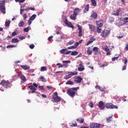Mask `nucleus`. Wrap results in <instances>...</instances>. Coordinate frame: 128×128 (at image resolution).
<instances>
[{"instance_id": "nucleus-57", "label": "nucleus", "mask_w": 128, "mask_h": 128, "mask_svg": "<svg viewBox=\"0 0 128 128\" xmlns=\"http://www.w3.org/2000/svg\"><path fill=\"white\" fill-rule=\"evenodd\" d=\"M70 126H78V124H76V122H75L74 124H72V125H70Z\"/></svg>"}, {"instance_id": "nucleus-11", "label": "nucleus", "mask_w": 128, "mask_h": 128, "mask_svg": "<svg viewBox=\"0 0 128 128\" xmlns=\"http://www.w3.org/2000/svg\"><path fill=\"white\" fill-rule=\"evenodd\" d=\"M64 24H66L67 26H68V28H72V29L74 28V26H72V22L68 21L67 20H66L64 21Z\"/></svg>"}, {"instance_id": "nucleus-52", "label": "nucleus", "mask_w": 128, "mask_h": 128, "mask_svg": "<svg viewBox=\"0 0 128 128\" xmlns=\"http://www.w3.org/2000/svg\"><path fill=\"white\" fill-rule=\"evenodd\" d=\"M112 116H111L106 118V120L108 122H112Z\"/></svg>"}, {"instance_id": "nucleus-40", "label": "nucleus", "mask_w": 128, "mask_h": 128, "mask_svg": "<svg viewBox=\"0 0 128 128\" xmlns=\"http://www.w3.org/2000/svg\"><path fill=\"white\" fill-rule=\"evenodd\" d=\"M95 88H96V90H101V92H104V90L101 89L100 87L98 86H96Z\"/></svg>"}, {"instance_id": "nucleus-36", "label": "nucleus", "mask_w": 128, "mask_h": 128, "mask_svg": "<svg viewBox=\"0 0 128 128\" xmlns=\"http://www.w3.org/2000/svg\"><path fill=\"white\" fill-rule=\"evenodd\" d=\"M78 72H82L83 70H84V67L82 66V67H78Z\"/></svg>"}, {"instance_id": "nucleus-27", "label": "nucleus", "mask_w": 128, "mask_h": 128, "mask_svg": "<svg viewBox=\"0 0 128 128\" xmlns=\"http://www.w3.org/2000/svg\"><path fill=\"white\" fill-rule=\"evenodd\" d=\"M76 16L74 13L72 14L70 16V20H76Z\"/></svg>"}, {"instance_id": "nucleus-13", "label": "nucleus", "mask_w": 128, "mask_h": 128, "mask_svg": "<svg viewBox=\"0 0 128 128\" xmlns=\"http://www.w3.org/2000/svg\"><path fill=\"white\" fill-rule=\"evenodd\" d=\"M102 49L104 50H105V52H106V54L108 56L110 54V49H108V46H103Z\"/></svg>"}, {"instance_id": "nucleus-18", "label": "nucleus", "mask_w": 128, "mask_h": 128, "mask_svg": "<svg viewBox=\"0 0 128 128\" xmlns=\"http://www.w3.org/2000/svg\"><path fill=\"white\" fill-rule=\"evenodd\" d=\"M124 22H122V19L116 22V26H124Z\"/></svg>"}, {"instance_id": "nucleus-39", "label": "nucleus", "mask_w": 128, "mask_h": 128, "mask_svg": "<svg viewBox=\"0 0 128 128\" xmlns=\"http://www.w3.org/2000/svg\"><path fill=\"white\" fill-rule=\"evenodd\" d=\"M91 2L94 6H96V0H91Z\"/></svg>"}, {"instance_id": "nucleus-29", "label": "nucleus", "mask_w": 128, "mask_h": 128, "mask_svg": "<svg viewBox=\"0 0 128 128\" xmlns=\"http://www.w3.org/2000/svg\"><path fill=\"white\" fill-rule=\"evenodd\" d=\"M20 78L22 80V82H26V76H24V75H22Z\"/></svg>"}, {"instance_id": "nucleus-12", "label": "nucleus", "mask_w": 128, "mask_h": 128, "mask_svg": "<svg viewBox=\"0 0 128 128\" xmlns=\"http://www.w3.org/2000/svg\"><path fill=\"white\" fill-rule=\"evenodd\" d=\"M103 24L104 21L102 20H99L98 21H97L96 23L97 28H102V26Z\"/></svg>"}, {"instance_id": "nucleus-32", "label": "nucleus", "mask_w": 128, "mask_h": 128, "mask_svg": "<svg viewBox=\"0 0 128 128\" xmlns=\"http://www.w3.org/2000/svg\"><path fill=\"white\" fill-rule=\"evenodd\" d=\"M24 21H20L18 24V26H19V28H22V26H24Z\"/></svg>"}, {"instance_id": "nucleus-15", "label": "nucleus", "mask_w": 128, "mask_h": 128, "mask_svg": "<svg viewBox=\"0 0 128 128\" xmlns=\"http://www.w3.org/2000/svg\"><path fill=\"white\" fill-rule=\"evenodd\" d=\"M82 12V10L78 8H76L74 11V14L76 16L79 14L80 12Z\"/></svg>"}, {"instance_id": "nucleus-3", "label": "nucleus", "mask_w": 128, "mask_h": 128, "mask_svg": "<svg viewBox=\"0 0 128 128\" xmlns=\"http://www.w3.org/2000/svg\"><path fill=\"white\" fill-rule=\"evenodd\" d=\"M0 84H2V86L6 88H10V86H12V84L10 83L8 80L6 81L4 80H2L1 82H0Z\"/></svg>"}, {"instance_id": "nucleus-30", "label": "nucleus", "mask_w": 128, "mask_h": 128, "mask_svg": "<svg viewBox=\"0 0 128 128\" xmlns=\"http://www.w3.org/2000/svg\"><path fill=\"white\" fill-rule=\"evenodd\" d=\"M93 52H95V54H98V47H94L93 48Z\"/></svg>"}, {"instance_id": "nucleus-28", "label": "nucleus", "mask_w": 128, "mask_h": 128, "mask_svg": "<svg viewBox=\"0 0 128 128\" xmlns=\"http://www.w3.org/2000/svg\"><path fill=\"white\" fill-rule=\"evenodd\" d=\"M88 8H90V5L88 4H87L84 10V14H86V12H88Z\"/></svg>"}, {"instance_id": "nucleus-48", "label": "nucleus", "mask_w": 128, "mask_h": 128, "mask_svg": "<svg viewBox=\"0 0 128 128\" xmlns=\"http://www.w3.org/2000/svg\"><path fill=\"white\" fill-rule=\"evenodd\" d=\"M74 44V41L70 40L69 42L68 43V46H72V44Z\"/></svg>"}, {"instance_id": "nucleus-16", "label": "nucleus", "mask_w": 128, "mask_h": 128, "mask_svg": "<svg viewBox=\"0 0 128 128\" xmlns=\"http://www.w3.org/2000/svg\"><path fill=\"white\" fill-rule=\"evenodd\" d=\"M98 106L100 108V110H104V102L100 101L98 103Z\"/></svg>"}, {"instance_id": "nucleus-42", "label": "nucleus", "mask_w": 128, "mask_h": 128, "mask_svg": "<svg viewBox=\"0 0 128 128\" xmlns=\"http://www.w3.org/2000/svg\"><path fill=\"white\" fill-rule=\"evenodd\" d=\"M28 88H30V90H36V88H35V87L34 86H28Z\"/></svg>"}, {"instance_id": "nucleus-44", "label": "nucleus", "mask_w": 128, "mask_h": 128, "mask_svg": "<svg viewBox=\"0 0 128 128\" xmlns=\"http://www.w3.org/2000/svg\"><path fill=\"white\" fill-rule=\"evenodd\" d=\"M15 2H20V4H22V2H26V0H15Z\"/></svg>"}, {"instance_id": "nucleus-7", "label": "nucleus", "mask_w": 128, "mask_h": 128, "mask_svg": "<svg viewBox=\"0 0 128 128\" xmlns=\"http://www.w3.org/2000/svg\"><path fill=\"white\" fill-rule=\"evenodd\" d=\"M110 34V30H104V32L101 34V36L103 38H106V36L108 34Z\"/></svg>"}, {"instance_id": "nucleus-23", "label": "nucleus", "mask_w": 128, "mask_h": 128, "mask_svg": "<svg viewBox=\"0 0 128 128\" xmlns=\"http://www.w3.org/2000/svg\"><path fill=\"white\" fill-rule=\"evenodd\" d=\"M82 78L80 76H78L76 78L75 82L78 84H80V82H82Z\"/></svg>"}, {"instance_id": "nucleus-46", "label": "nucleus", "mask_w": 128, "mask_h": 128, "mask_svg": "<svg viewBox=\"0 0 128 128\" xmlns=\"http://www.w3.org/2000/svg\"><path fill=\"white\" fill-rule=\"evenodd\" d=\"M56 66H58V68H64V65H62L60 64V63L57 64Z\"/></svg>"}, {"instance_id": "nucleus-31", "label": "nucleus", "mask_w": 128, "mask_h": 128, "mask_svg": "<svg viewBox=\"0 0 128 128\" xmlns=\"http://www.w3.org/2000/svg\"><path fill=\"white\" fill-rule=\"evenodd\" d=\"M40 79L42 82H46V78H44V76L40 77Z\"/></svg>"}, {"instance_id": "nucleus-58", "label": "nucleus", "mask_w": 128, "mask_h": 128, "mask_svg": "<svg viewBox=\"0 0 128 128\" xmlns=\"http://www.w3.org/2000/svg\"><path fill=\"white\" fill-rule=\"evenodd\" d=\"M30 48H31V50H32L33 48H34V44H32L30 46Z\"/></svg>"}, {"instance_id": "nucleus-51", "label": "nucleus", "mask_w": 128, "mask_h": 128, "mask_svg": "<svg viewBox=\"0 0 128 128\" xmlns=\"http://www.w3.org/2000/svg\"><path fill=\"white\" fill-rule=\"evenodd\" d=\"M97 32H98V34H100V32H102V28H100L98 27Z\"/></svg>"}, {"instance_id": "nucleus-63", "label": "nucleus", "mask_w": 128, "mask_h": 128, "mask_svg": "<svg viewBox=\"0 0 128 128\" xmlns=\"http://www.w3.org/2000/svg\"><path fill=\"white\" fill-rule=\"evenodd\" d=\"M114 22V18H110L109 22Z\"/></svg>"}, {"instance_id": "nucleus-25", "label": "nucleus", "mask_w": 128, "mask_h": 128, "mask_svg": "<svg viewBox=\"0 0 128 128\" xmlns=\"http://www.w3.org/2000/svg\"><path fill=\"white\" fill-rule=\"evenodd\" d=\"M20 66L22 68H23V70H26L30 68V66L26 65H21Z\"/></svg>"}, {"instance_id": "nucleus-9", "label": "nucleus", "mask_w": 128, "mask_h": 128, "mask_svg": "<svg viewBox=\"0 0 128 128\" xmlns=\"http://www.w3.org/2000/svg\"><path fill=\"white\" fill-rule=\"evenodd\" d=\"M100 124L96 122H92L90 124V128H100Z\"/></svg>"}, {"instance_id": "nucleus-5", "label": "nucleus", "mask_w": 128, "mask_h": 128, "mask_svg": "<svg viewBox=\"0 0 128 128\" xmlns=\"http://www.w3.org/2000/svg\"><path fill=\"white\" fill-rule=\"evenodd\" d=\"M78 74V72H68V75L65 76L64 77V80H68V78H72V76H76Z\"/></svg>"}, {"instance_id": "nucleus-1", "label": "nucleus", "mask_w": 128, "mask_h": 128, "mask_svg": "<svg viewBox=\"0 0 128 128\" xmlns=\"http://www.w3.org/2000/svg\"><path fill=\"white\" fill-rule=\"evenodd\" d=\"M80 88V87H77V88H70V89H68L67 91V94H68L71 98H74V96L76 95V92Z\"/></svg>"}, {"instance_id": "nucleus-59", "label": "nucleus", "mask_w": 128, "mask_h": 128, "mask_svg": "<svg viewBox=\"0 0 128 128\" xmlns=\"http://www.w3.org/2000/svg\"><path fill=\"white\" fill-rule=\"evenodd\" d=\"M14 46H12V45H8L7 46V48H14Z\"/></svg>"}, {"instance_id": "nucleus-20", "label": "nucleus", "mask_w": 128, "mask_h": 128, "mask_svg": "<svg viewBox=\"0 0 128 128\" xmlns=\"http://www.w3.org/2000/svg\"><path fill=\"white\" fill-rule=\"evenodd\" d=\"M87 53L88 56H90L92 54V49L90 47H88L87 48Z\"/></svg>"}, {"instance_id": "nucleus-2", "label": "nucleus", "mask_w": 128, "mask_h": 128, "mask_svg": "<svg viewBox=\"0 0 128 128\" xmlns=\"http://www.w3.org/2000/svg\"><path fill=\"white\" fill-rule=\"evenodd\" d=\"M62 98L58 96V92H55L54 93L52 96V102H60Z\"/></svg>"}, {"instance_id": "nucleus-43", "label": "nucleus", "mask_w": 128, "mask_h": 128, "mask_svg": "<svg viewBox=\"0 0 128 128\" xmlns=\"http://www.w3.org/2000/svg\"><path fill=\"white\" fill-rule=\"evenodd\" d=\"M66 84H70L72 85L74 84V82L70 81V80H68L66 82Z\"/></svg>"}, {"instance_id": "nucleus-19", "label": "nucleus", "mask_w": 128, "mask_h": 128, "mask_svg": "<svg viewBox=\"0 0 128 128\" xmlns=\"http://www.w3.org/2000/svg\"><path fill=\"white\" fill-rule=\"evenodd\" d=\"M62 38L64 39V38H66V35H64V34H61V37L59 38H58L56 40V42H60L62 41Z\"/></svg>"}, {"instance_id": "nucleus-49", "label": "nucleus", "mask_w": 128, "mask_h": 128, "mask_svg": "<svg viewBox=\"0 0 128 128\" xmlns=\"http://www.w3.org/2000/svg\"><path fill=\"white\" fill-rule=\"evenodd\" d=\"M23 18L24 20H26V18H28V15L24 13L23 14Z\"/></svg>"}, {"instance_id": "nucleus-33", "label": "nucleus", "mask_w": 128, "mask_h": 128, "mask_svg": "<svg viewBox=\"0 0 128 128\" xmlns=\"http://www.w3.org/2000/svg\"><path fill=\"white\" fill-rule=\"evenodd\" d=\"M10 24V20H6L5 22L6 26V27L8 26Z\"/></svg>"}, {"instance_id": "nucleus-14", "label": "nucleus", "mask_w": 128, "mask_h": 128, "mask_svg": "<svg viewBox=\"0 0 128 128\" xmlns=\"http://www.w3.org/2000/svg\"><path fill=\"white\" fill-rule=\"evenodd\" d=\"M77 27L79 30L78 36H82V27L78 24H77Z\"/></svg>"}, {"instance_id": "nucleus-21", "label": "nucleus", "mask_w": 128, "mask_h": 128, "mask_svg": "<svg viewBox=\"0 0 128 128\" xmlns=\"http://www.w3.org/2000/svg\"><path fill=\"white\" fill-rule=\"evenodd\" d=\"M24 8V6H20V14H22V12H24V10H28V8Z\"/></svg>"}, {"instance_id": "nucleus-24", "label": "nucleus", "mask_w": 128, "mask_h": 128, "mask_svg": "<svg viewBox=\"0 0 128 128\" xmlns=\"http://www.w3.org/2000/svg\"><path fill=\"white\" fill-rule=\"evenodd\" d=\"M89 28L92 30V32H94L96 30V27L94 25H92L90 24H89L88 25Z\"/></svg>"}, {"instance_id": "nucleus-45", "label": "nucleus", "mask_w": 128, "mask_h": 128, "mask_svg": "<svg viewBox=\"0 0 128 128\" xmlns=\"http://www.w3.org/2000/svg\"><path fill=\"white\" fill-rule=\"evenodd\" d=\"M78 43L76 42L74 44L73 46V47L74 48V49L76 48L78 46Z\"/></svg>"}, {"instance_id": "nucleus-64", "label": "nucleus", "mask_w": 128, "mask_h": 128, "mask_svg": "<svg viewBox=\"0 0 128 128\" xmlns=\"http://www.w3.org/2000/svg\"><path fill=\"white\" fill-rule=\"evenodd\" d=\"M125 50H128V44L126 46Z\"/></svg>"}, {"instance_id": "nucleus-8", "label": "nucleus", "mask_w": 128, "mask_h": 128, "mask_svg": "<svg viewBox=\"0 0 128 128\" xmlns=\"http://www.w3.org/2000/svg\"><path fill=\"white\" fill-rule=\"evenodd\" d=\"M36 14H35L32 15V16L30 17V18L28 20V26H30V24H32V22L33 20H34L36 19Z\"/></svg>"}, {"instance_id": "nucleus-10", "label": "nucleus", "mask_w": 128, "mask_h": 128, "mask_svg": "<svg viewBox=\"0 0 128 128\" xmlns=\"http://www.w3.org/2000/svg\"><path fill=\"white\" fill-rule=\"evenodd\" d=\"M60 52L62 54H70L72 51H68V49H62L60 50Z\"/></svg>"}, {"instance_id": "nucleus-22", "label": "nucleus", "mask_w": 128, "mask_h": 128, "mask_svg": "<svg viewBox=\"0 0 128 128\" xmlns=\"http://www.w3.org/2000/svg\"><path fill=\"white\" fill-rule=\"evenodd\" d=\"M98 18V14L96 12H93L91 15L92 20H96Z\"/></svg>"}, {"instance_id": "nucleus-56", "label": "nucleus", "mask_w": 128, "mask_h": 128, "mask_svg": "<svg viewBox=\"0 0 128 128\" xmlns=\"http://www.w3.org/2000/svg\"><path fill=\"white\" fill-rule=\"evenodd\" d=\"M68 50H74V48L73 46H70V47H68Z\"/></svg>"}, {"instance_id": "nucleus-17", "label": "nucleus", "mask_w": 128, "mask_h": 128, "mask_svg": "<svg viewBox=\"0 0 128 128\" xmlns=\"http://www.w3.org/2000/svg\"><path fill=\"white\" fill-rule=\"evenodd\" d=\"M120 12V8H118L116 10L112 12L113 16H118Z\"/></svg>"}, {"instance_id": "nucleus-60", "label": "nucleus", "mask_w": 128, "mask_h": 128, "mask_svg": "<svg viewBox=\"0 0 128 128\" xmlns=\"http://www.w3.org/2000/svg\"><path fill=\"white\" fill-rule=\"evenodd\" d=\"M20 40H24L26 38V36H22L20 37H19Z\"/></svg>"}, {"instance_id": "nucleus-47", "label": "nucleus", "mask_w": 128, "mask_h": 128, "mask_svg": "<svg viewBox=\"0 0 128 128\" xmlns=\"http://www.w3.org/2000/svg\"><path fill=\"white\" fill-rule=\"evenodd\" d=\"M76 122L82 124L84 122V119H76Z\"/></svg>"}, {"instance_id": "nucleus-6", "label": "nucleus", "mask_w": 128, "mask_h": 128, "mask_svg": "<svg viewBox=\"0 0 128 128\" xmlns=\"http://www.w3.org/2000/svg\"><path fill=\"white\" fill-rule=\"evenodd\" d=\"M106 108H116L118 109V108L116 106H114L111 103H107L106 104Z\"/></svg>"}, {"instance_id": "nucleus-26", "label": "nucleus", "mask_w": 128, "mask_h": 128, "mask_svg": "<svg viewBox=\"0 0 128 128\" xmlns=\"http://www.w3.org/2000/svg\"><path fill=\"white\" fill-rule=\"evenodd\" d=\"M122 22L124 24H126L127 22H128V17H126L122 19Z\"/></svg>"}, {"instance_id": "nucleus-41", "label": "nucleus", "mask_w": 128, "mask_h": 128, "mask_svg": "<svg viewBox=\"0 0 128 128\" xmlns=\"http://www.w3.org/2000/svg\"><path fill=\"white\" fill-rule=\"evenodd\" d=\"M12 42L14 43V42H18V39L15 38H13L12 40Z\"/></svg>"}, {"instance_id": "nucleus-34", "label": "nucleus", "mask_w": 128, "mask_h": 128, "mask_svg": "<svg viewBox=\"0 0 128 128\" xmlns=\"http://www.w3.org/2000/svg\"><path fill=\"white\" fill-rule=\"evenodd\" d=\"M17 34H18V30H15L12 33V36H17Z\"/></svg>"}, {"instance_id": "nucleus-37", "label": "nucleus", "mask_w": 128, "mask_h": 128, "mask_svg": "<svg viewBox=\"0 0 128 128\" xmlns=\"http://www.w3.org/2000/svg\"><path fill=\"white\" fill-rule=\"evenodd\" d=\"M30 30V27L28 26L24 29V32H28V30Z\"/></svg>"}, {"instance_id": "nucleus-61", "label": "nucleus", "mask_w": 128, "mask_h": 128, "mask_svg": "<svg viewBox=\"0 0 128 128\" xmlns=\"http://www.w3.org/2000/svg\"><path fill=\"white\" fill-rule=\"evenodd\" d=\"M33 86H34L35 88H38V85L36 82L33 83Z\"/></svg>"}, {"instance_id": "nucleus-35", "label": "nucleus", "mask_w": 128, "mask_h": 128, "mask_svg": "<svg viewBox=\"0 0 128 128\" xmlns=\"http://www.w3.org/2000/svg\"><path fill=\"white\" fill-rule=\"evenodd\" d=\"M71 56H78V52L76 51H73L71 53Z\"/></svg>"}, {"instance_id": "nucleus-38", "label": "nucleus", "mask_w": 128, "mask_h": 128, "mask_svg": "<svg viewBox=\"0 0 128 128\" xmlns=\"http://www.w3.org/2000/svg\"><path fill=\"white\" fill-rule=\"evenodd\" d=\"M47 68H46V66H42L40 68V72H46V70H47Z\"/></svg>"}, {"instance_id": "nucleus-53", "label": "nucleus", "mask_w": 128, "mask_h": 128, "mask_svg": "<svg viewBox=\"0 0 128 128\" xmlns=\"http://www.w3.org/2000/svg\"><path fill=\"white\" fill-rule=\"evenodd\" d=\"M94 40H96V38H94L92 37L90 38V42H94Z\"/></svg>"}, {"instance_id": "nucleus-62", "label": "nucleus", "mask_w": 128, "mask_h": 128, "mask_svg": "<svg viewBox=\"0 0 128 128\" xmlns=\"http://www.w3.org/2000/svg\"><path fill=\"white\" fill-rule=\"evenodd\" d=\"M84 64V63H82V62H80V64H79V66H82H82H82Z\"/></svg>"}, {"instance_id": "nucleus-54", "label": "nucleus", "mask_w": 128, "mask_h": 128, "mask_svg": "<svg viewBox=\"0 0 128 128\" xmlns=\"http://www.w3.org/2000/svg\"><path fill=\"white\" fill-rule=\"evenodd\" d=\"M120 58V56H118L117 57H114L112 58V62H114V60H118V58Z\"/></svg>"}, {"instance_id": "nucleus-55", "label": "nucleus", "mask_w": 128, "mask_h": 128, "mask_svg": "<svg viewBox=\"0 0 128 128\" xmlns=\"http://www.w3.org/2000/svg\"><path fill=\"white\" fill-rule=\"evenodd\" d=\"M89 106H90V108H94V104L92 103V102H90L89 104H88Z\"/></svg>"}, {"instance_id": "nucleus-4", "label": "nucleus", "mask_w": 128, "mask_h": 128, "mask_svg": "<svg viewBox=\"0 0 128 128\" xmlns=\"http://www.w3.org/2000/svg\"><path fill=\"white\" fill-rule=\"evenodd\" d=\"M0 10L2 14H6V8H4V0L0 1Z\"/></svg>"}, {"instance_id": "nucleus-50", "label": "nucleus", "mask_w": 128, "mask_h": 128, "mask_svg": "<svg viewBox=\"0 0 128 128\" xmlns=\"http://www.w3.org/2000/svg\"><path fill=\"white\" fill-rule=\"evenodd\" d=\"M63 64H70V60H63Z\"/></svg>"}]
</instances>
